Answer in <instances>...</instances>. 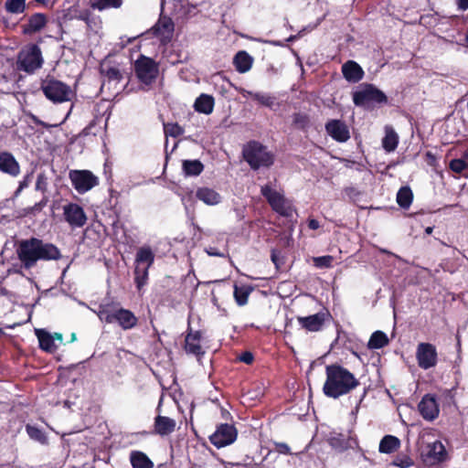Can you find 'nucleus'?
<instances>
[{
	"label": "nucleus",
	"mask_w": 468,
	"mask_h": 468,
	"mask_svg": "<svg viewBox=\"0 0 468 468\" xmlns=\"http://www.w3.org/2000/svg\"><path fill=\"white\" fill-rule=\"evenodd\" d=\"M307 224H308V228H309L310 229H314V230H315V229H319V228H320L319 221H318V220H316V219H314V218H310V219H308V223H307Z\"/></svg>",
	"instance_id": "nucleus-55"
},
{
	"label": "nucleus",
	"mask_w": 468,
	"mask_h": 468,
	"mask_svg": "<svg viewBox=\"0 0 468 468\" xmlns=\"http://www.w3.org/2000/svg\"><path fill=\"white\" fill-rule=\"evenodd\" d=\"M323 392L325 397L337 399L350 394L359 385V379L348 368L335 362L325 366Z\"/></svg>",
	"instance_id": "nucleus-2"
},
{
	"label": "nucleus",
	"mask_w": 468,
	"mask_h": 468,
	"mask_svg": "<svg viewBox=\"0 0 468 468\" xmlns=\"http://www.w3.org/2000/svg\"><path fill=\"white\" fill-rule=\"evenodd\" d=\"M98 316L101 321L115 324L123 331L134 329L139 323L138 317L133 311L122 307L117 302L100 304Z\"/></svg>",
	"instance_id": "nucleus-3"
},
{
	"label": "nucleus",
	"mask_w": 468,
	"mask_h": 468,
	"mask_svg": "<svg viewBox=\"0 0 468 468\" xmlns=\"http://www.w3.org/2000/svg\"><path fill=\"white\" fill-rule=\"evenodd\" d=\"M292 125L301 131H307L311 125L310 116L305 112H294L292 114Z\"/></svg>",
	"instance_id": "nucleus-42"
},
{
	"label": "nucleus",
	"mask_w": 468,
	"mask_h": 468,
	"mask_svg": "<svg viewBox=\"0 0 468 468\" xmlns=\"http://www.w3.org/2000/svg\"><path fill=\"white\" fill-rule=\"evenodd\" d=\"M418 410L425 420L432 421L437 419L440 409L435 395L425 394L418 404Z\"/></svg>",
	"instance_id": "nucleus-15"
},
{
	"label": "nucleus",
	"mask_w": 468,
	"mask_h": 468,
	"mask_svg": "<svg viewBox=\"0 0 468 468\" xmlns=\"http://www.w3.org/2000/svg\"><path fill=\"white\" fill-rule=\"evenodd\" d=\"M154 261V253L148 246L138 249L135 256V265L151 267Z\"/></svg>",
	"instance_id": "nucleus-31"
},
{
	"label": "nucleus",
	"mask_w": 468,
	"mask_h": 468,
	"mask_svg": "<svg viewBox=\"0 0 468 468\" xmlns=\"http://www.w3.org/2000/svg\"><path fill=\"white\" fill-rule=\"evenodd\" d=\"M214 105V98L211 95L203 93L197 98L194 108L197 112L209 114L213 112Z\"/></svg>",
	"instance_id": "nucleus-29"
},
{
	"label": "nucleus",
	"mask_w": 468,
	"mask_h": 468,
	"mask_svg": "<svg viewBox=\"0 0 468 468\" xmlns=\"http://www.w3.org/2000/svg\"><path fill=\"white\" fill-rule=\"evenodd\" d=\"M254 288L249 284L234 285L233 296L235 302L239 306L247 304L250 294L253 292Z\"/></svg>",
	"instance_id": "nucleus-32"
},
{
	"label": "nucleus",
	"mask_w": 468,
	"mask_h": 468,
	"mask_svg": "<svg viewBox=\"0 0 468 468\" xmlns=\"http://www.w3.org/2000/svg\"><path fill=\"white\" fill-rule=\"evenodd\" d=\"M48 22V17L44 13H34L27 18V22L22 26V33L31 36L44 29Z\"/></svg>",
	"instance_id": "nucleus-18"
},
{
	"label": "nucleus",
	"mask_w": 468,
	"mask_h": 468,
	"mask_svg": "<svg viewBox=\"0 0 468 468\" xmlns=\"http://www.w3.org/2000/svg\"><path fill=\"white\" fill-rule=\"evenodd\" d=\"M123 0H90V7L94 10L118 9L122 5Z\"/></svg>",
	"instance_id": "nucleus-38"
},
{
	"label": "nucleus",
	"mask_w": 468,
	"mask_h": 468,
	"mask_svg": "<svg viewBox=\"0 0 468 468\" xmlns=\"http://www.w3.org/2000/svg\"><path fill=\"white\" fill-rule=\"evenodd\" d=\"M238 360L246 365H251L254 361V355L250 351H244L238 356Z\"/></svg>",
	"instance_id": "nucleus-52"
},
{
	"label": "nucleus",
	"mask_w": 468,
	"mask_h": 468,
	"mask_svg": "<svg viewBox=\"0 0 468 468\" xmlns=\"http://www.w3.org/2000/svg\"><path fill=\"white\" fill-rule=\"evenodd\" d=\"M176 425L174 419L158 415L154 418V431L160 436L169 435L175 431Z\"/></svg>",
	"instance_id": "nucleus-23"
},
{
	"label": "nucleus",
	"mask_w": 468,
	"mask_h": 468,
	"mask_svg": "<svg viewBox=\"0 0 468 468\" xmlns=\"http://www.w3.org/2000/svg\"><path fill=\"white\" fill-rule=\"evenodd\" d=\"M353 101L356 106H365L369 102L382 104L388 102V97L373 84L366 83L353 93Z\"/></svg>",
	"instance_id": "nucleus-9"
},
{
	"label": "nucleus",
	"mask_w": 468,
	"mask_h": 468,
	"mask_svg": "<svg viewBox=\"0 0 468 468\" xmlns=\"http://www.w3.org/2000/svg\"><path fill=\"white\" fill-rule=\"evenodd\" d=\"M344 78L352 83L358 82L364 77V70L358 63L354 60H348L342 66Z\"/></svg>",
	"instance_id": "nucleus-22"
},
{
	"label": "nucleus",
	"mask_w": 468,
	"mask_h": 468,
	"mask_svg": "<svg viewBox=\"0 0 468 468\" xmlns=\"http://www.w3.org/2000/svg\"><path fill=\"white\" fill-rule=\"evenodd\" d=\"M174 29L175 24L173 20L165 16H161L156 24L152 28L154 36L162 37L167 39L172 37Z\"/></svg>",
	"instance_id": "nucleus-21"
},
{
	"label": "nucleus",
	"mask_w": 468,
	"mask_h": 468,
	"mask_svg": "<svg viewBox=\"0 0 468 468\" xmlns=\"http://www.w3.org/2000/svg\"><path fill=\"white\" fill-rule=\"evenodd\" d=\"M69 179L80 194L88 192L99 184L98 177L89 170H72L69 172Z\"/></svg>",
	"instance_id": "nucleus-11"
},
{
	"label": "nucleus",
	"mask_w": 468,
	"mask_h": 468,
	"mask_svg": "<svg viewBox=\"0 0 468 468\" xmlns=\"http://www.w3.org/2000/svg\"><path fill=\"white\" fill-rule=\"evenodd\" d=\"M252 57L244 50L239 51L233 58L235 69L239 73H245L249 71L252 67Z\"/></svg>",
	"instance_id": "nucleus-28"
},
{
	"label": "nucleus",
	"mask_w": 468,
	"mask_h": 468,
	"mask_svg": "<svg viewBox=\"0 0 468 468\" xmlns=\"http://www.w3.org/2000/svg\"><path fill=\"white\" fill-rule=\"evenodd\" d=\"M27 186V182L26 181H23V182H20V185H19V188L18 190L26 187Z\"/></svg>",
	"instance_id": "nucleus-61"
},
{
	"label": "nucleus",
	"mask_w": 468,
	"mask_h": 468,
	"mask_svg": "<svg viewBox=\"0 0 468 468\" xmlns=\"http://www.w3.org/2000/svg\"><path fill=\"white\" fill-rule=\"evenodd\" d=\"M203 332L201 330H193L188 327L185 336L184 350L188 355H193L197 360H200L206 351L202 346Z\"/></svg>",
	"instance_id": "nucleus-13"
},
{
	"label": "nucleus",
	"mask_w": 468,
	"mask_h": 468,
	"mask_svg": "<svg viewBox=\"0 0 468 468\" xmlns=\"http://www.w3.org/2000/svg\"><path fill=\"white\" fill-rule=\"evenodd\" d=\"M261 194L265 197L271 209L282 217L292 216V206L291 202L285 198L283 194L272 189L269 184L261 186Z\"/></svg>",
	"instance_id": "nucleus-6"
},
{
	"label": "nucleus",
	"mask_w": 468,
	"mask_h": 468,
	"mask_svg": "<svg viewBox=\"0 0 468 468\" xmlns=\"http://www.w3.org/2000/svg\"><path fill=\"white\" fill-rule=\"evenodd\" d=\"M76 338H77L76 334H75V333H72V334H71V339H70V342L75 341V340H76Z\"/></svg>",
	"instance_id": "nucleus-62"
},
{
	"label": "nucleus",
	"mask_w": 468,
	"mask_h": 468,
	"mask_svg": "<svg viewBox=\"0 0 468 468\" xmlns=\"http://www.w3.org/2000/svg\"><path fill=\"white\" fill-rule=\"evenodd\" d=\"M27 0H6L5 9L9 14H22L27 8Z\"/></svg>",
	"instance_id": "nucleus-43"
},
{
	"label": "nucleus",
	"mask_w": 468,
	"mask_h": 468,
	"mask_svg": "<svg viewBox=\"0 0 468 468\" xmlns=\"http://www.w3.org/2000/svg\"><path fill=\"white\" fill-rule=\"evenodd\" d=\"M243 159L250 167L256 171L260 168H269L275 161V154L268 150V147L261 143L251 140L242 148Z\"/></svg>",
	"instance_id": "nucleus-4"
},
{
	"label": "nucleus",
	"mask_w": 468,
	"mask_h": 468,
	"mask_svg": "<svg viewBox=\"0 0 468 468\" xmlns=\"http://www.w3.org/2000/svg\"><path fill=\"white\" fill-rule=\"evenodd\" d=\"M101 118L96 116L90 123L80 133L79 136H96L101 130L99 125Z\"/></svg>",
	"instance_id": "nucleus-45"
},
{
	"label": "nucleus",
	"mask_w": 468,
	"mask_h": 468,
	"mask_svg": "<svg viewBox=\"0 0 468 468\" xmlns=\"http://www.w3.org/2000/svg\"><path fill=\"white\" fill-rule=\"evenodd\" d=\"M331 318V314L326 311L304 317H298V322L303 328L309 332H319L323 329L325 322Z\"/></svg>",
	"instance_id": "nucleus-16"
},
{
	"label": "nucleus",
	"mask_w": 468,
	"mask_h": 468,
	"mask_svg": "<svg viewBox=\"0 0 468 468\" xmlns=\"http://www.w3.org/2000/svg\"><path fill=\"white\" fill-rule=\"evenodd\" d=\"M326 133L336 142L346 143L350 138L347 125L340 120H329L325 123Z\"/></svg>",
	"instance_id": "nucleus-17"
},
{
	"label": "nucleus",
	"mask_w": 468,
	"mask_h": 468,
	"mask_svg": "<svg viewBox=\"0 0 468 468\" xmlns=\"http://www.w3.org/2000/svg\"><path fill=\"white\" fill-rule=\"evenodd\" d=\"M328 444L335 451L343 452L348 450L350 445V438L340 432L332 431L327 438Z\"/></svg>",
	"instance_id": "nucleus-24"
},
{
	"label": "nucleus",
	"mask_w": 468,
	"mask_h": 468,
	"mask_svg": "<svg viewBox=\"0 0 468 468\" xmlns=\"http://www.w3.org/2000/svg\"><path fill=\"white\" fill-rule=\"evenodd\" d=\"M450 168L452 171L460 174L463 171H464L465 169H468V166L466 165L463 159L461 157V158L452 159L450 162Z\"/></svg>",
	"instance_id": "nucleus-47"
},
{
	"label": "nucleus",
	"mask_w": 468,
	"mask_h": 468,
	"mask_svg": "<svg viewBox=\"0 0 468 468\" xmlns=\"http://www.w3.org/2000/svg\"><path fill=\"white\" fill-rule=\"evenodd\" d=\"M197 199L203 201L208 206H215L221 200L220 195L212 188L209 187H199L196 192Z\"/></svg>",
	"instance_id": "nucleus-26"
},
{
	"label": "nucleus",
	"mask_w": 468,
	"mask_h": 468,
	"mask_svg": "<svg viewBox=\"0 0 468 468\" xmlns=\"http://www.w3.org/2000/svg\"><path fill=\"white\" fill-rule=\"evenodd\" d=\"M397 203L403 208L408 209L413 201V193L410 186H401L397 193Z\"/></svg>",
	"instance_id": "nucleus-36"
},
{
	"label": "nucleus",
	"mask_w": 468,
	"mask_h": 468,
	"mask_svg": "<svg viewBox=\"0 0 468 468\" xmlns=\"http://www.w3.org/2000/svg\"><path fill=\"white\" fill-rule=\"evenodd\" d=\"M344 193L353 202L356 201L361 195V192L355 186L345 187Z\"/></svg>",
	"instance_id": "nucleus-50"
},
{
	"label": "nucleus",
	"mask_w": 468,
	"mask_h": 468,
	"mask_svg": "<svg viewBox=\"0 0 468 468\" xmlns=\"http://www.w3.org/2000/svg\"><path fill=\"white\" fill-rule=\"evenodd\" d=\"M48 177L45 173H39L37 176L36 190L45 194L48 191Z\"/></svg>",
	"instance_id": "nucleus-46"
},
{
	"label": "nucleus",
	"mask_w": 468,
	"mask_h": 468,
	"mask_svg": "<svg viewBox=\"0 0 468 468\" xmlns=\"http://www.w3.org/2000/svg\"><path fill=\"white\" fill-rule=\"evenodd\" d=\"M457 8L461 11L468 9V0H454Z\"/></svg>",
	"instance_id": "nucleus-54"
},
{
	"label": "nucleus",
	"mask_w": 468,
	"mask_h": 468,
	"mask_svg": "<svg viewBox=\"0 0 468 468\" xmlns=\"http://www.w3.org/2000/svg\"><path fill=\"white\" fill-rule=\"evenodd\" d=\"M52 336H54V341L58 340L59 342H62L63 340V335L60 333H55Z\"/></svg>",
	"instance_id": "nucleus-57"
},
{
	"label": "nucleus",
	"mask_w": 468,
	"mask_h": 468,
	"mask_svg": "<svg viewBox=\"0 0 468 468\" xmlns=\"http://www.w3.org/2000/svg\"><path fill=\"white\" fill-rule=\"evenodd\" d=\"M247 94L251 100L267 108L273 109V106L275 105L276 98L270 94L254 91H247Z\"/></svg>",
	"instance_id": "nucleus-39"
},
{
	"label": "nucleus",
	"mask_w": 468,
	"mask_h": 468,
	"mask_svg": "<svg viewBox=\"0 0 468 468\" xmlns=\"http://www.w3.org/2000/svg\"><path fill=\"white\" fill-rule=\"evenodd\" d=\"M184 128L180 126L177 122H166L164 123V133L165 136H171L173 138H177L184 134Z\"/></svg>",
	"instance_id": "nucleus-44"
},
{
	"label": "nucleus",
	"mask_w": 468,
	"mask_h": 468,
	"mask_svg": "<svg viewBox=\"0 0 468 468\" xmlns=\"http://www.w3.org/2000/svg\"><path fill=\"white\" fill-rule=\"evenodd\" d=\"M16 254L25 270H31L38 261L60 260V250L53 243L36 237L21 239L16 247Z\"/></svg>",
	"instance_id": "nucleus-1"
},
{
	"label": "nucleus",
	"mask_w": 468,
	"mask_h": 468,
	"mask_svg": "<svg viewBox=\"0 0 468 468\" xmlns=\"http://www.w3.org/2000/svg\"><path fill=\"white\" fill-rule=\"evenodd\" d=\"M271 260L277 270H280L282 268V265L284 263V257L282 256L281 251L275 249L271 250Z\"/></svg>",
	"instance_id": "nucleus-49"
},
{
	"label": "nucleus",
	"mask_w": 468,
	"mask_h": 468,
	"mask_svg": "<svg viewBox=\"0 0 468 468\" xmlns=\"http://www.w3.org/2000/svg\"><path fill=\"white\" fill-rule=\"evenodd\" d=\"M134 72L141 83L150 86L158 77L159 66L153 58L140 55L134 62Z\"/></svg>",
	"instance_id": "nucleus-7"
},
{
	"label": "nucleus",
	"mask_w": 468,
	"mask_h": 468,
	"mask_svg": "<svg viewBox=\"0 0 468 468\" xmlns=\"http://www.w3.org/2000/svg\"><path fill=\"white\" fill-rule=\"evenodd\" d=\"M399 144V135L391 126H386L385 136L382 139V147L387 153L396 150Z\"/></svg>",
	"instance_id": "nucleus-30"
},
{
	"label": "nucleus",
	"mask_w": 468,
	"mask_h": 468,
	"mask_svg": "<svg viewBox=\"0 0 468 468\" xmlns=\"http://www.w3.org/2000/svg\"><path fill=\"white\" fill-rule=\"evenodd\" d=\"M424 462L430 464H434L444 461L446 456V450L441 441H435L429 444L427 452L423 453Z\"/></svg>",
	"instance_id": "nucleus-20"
},
{
	"label": "nucleus",
	"mask_w": 468,
	"mask_h": 468,
	"mask_svg": "<svg viewBox=\"0 0 468 468\" xmlns=\"http://www.w3.org/2000/svg\"><path fill=\"white\" fill-rule=\"evenodd\" d=\"M43 64L44 58L41 48L37 44L28 45L18 54V69L28 74H33L36 70L42 68Z\"/></svg>",
	"instance_id": "nucleus-5"
},
{
	"label": "nucleus",
	"mask_w": 468,
	"mask_h": 468,
	"mask_svg": "<svg viewBox=\"0 0 468 468\" xmlns=\"http://www.w3.org/2000/svg\"><path fill=\"white\" fill-rule=\"evenodd\" d=\"M48 202V197H44L38 203L36 204L37 209L40 210L44 207Z\"/></svg>",
	"instance_id": "nucleus-56"
},
{
	"label": "nucleus",
	"mask_w": 468,
	"mask_h": 468,
	"mask_svg": "<svg viewBox=\"0 0 468 468\" xmlns=\"http://www.w3.org/2000/svg\"><path fill=\"white\" fill-rule=\"evenodd\" d=\"M35 334L38 339L39 347L48 353H54L57 346L54 343V336L45 329H36Z\"/></svg>",
	"instance_id": "nucleus-25"
},
{
	"label": "nucleus",
	"mask_w": 468,
	"mask_h": 468,
	"mask_svg": "<svg viewBox=\"0 0 468 468\" xmlns=\"http://www.w3.org/2000/svg\"><path fill=\"white\" fill-rule=\"evenodd\" d=\"M238 437V430L233 424L220 423L208 437L209 441L218 449L232 444Z\"/></svg>",
	"instance_id": "nucleus-10"
},
{
	"label": "nucleus",
	"mask_w": 468,
	"mask_h": 468,
	"mask_svg": "<svg viewBox=\"0 0 468 468\" xmlns=\"http://www.w3.org/2000/svg\"><path fill=\"white\" fill-rule=\"evenodd\" d=\"M37 4H40V5H46L48 4V2L50 0H35Z\"/></svg>",
	"instance_id": "nucleus-58"
},
{
	"label": "nucleus",
	"mask_w": 468,
	"mask_h": 468,
	"mask_svg": "<svg viewBox=\"0 0 468 468\" xmlns=\"http://www.w3.org/2000/svg\"><path fill=\"white\" fill-rule=\"evenodd\" d=\"M100 72L107 78L109 81L120 82L123 79V76L118 68L111 66L106 62H102L101 64Z\"/></svg>",
	"instance_id": "nucleus-34"
},
{
	"label": "nucleus",
	"mask_w": 468,
	"mask_h": 468,
	"mask_svg": "<svg viewBox=\"0 0 468 468\" xmlns=\"http://www.w3.org/2000/svg\"><path fill=\"white\" fill-rule=\"evenodd\" d=\"M332 261H333V257L330 255L314 258V263H315V266H317V267L328 268L331 266Z\"/></svg>",
	"instance_id": "nucleus-51"
},
{
	"label": "nucleus",
	"mask_w": 468,
	"mask_h": 468,
	"mask_svg": "<svg viewBox=\"0 0 468 468\" xmlns=\"http://www.w3.org/2000/svg\"><path fill=\"white\" fill-rule=\"evenodd\" d=\"M393 464L395 466H398V467H400V468H408L410 466H411L413 464V462L412 460L407 456V455H403V456H399L398 455L394 461H393Z\"/></svg>",
	"instance_id": "nucleus-48"
},
{
	"label": "nucleus",
	"mask_w": 468,
	"mask_h": 468,
	"mask_svg": "<svg viewBox=\"0 0 468 468\" xmlns=\"http://www.w3.org/2000/svg\"><path fill=\"white\" fill-rule=\"evenodd\" d=\"M400 446V441L399 438L393 435H385L378 446V451L381 453H392L396 452Z\"/></svg>",
	"instance_id": "nucleus-33"
},
{
	"label": "nucleus",
	"mask_w": 468,
	"mask_h": 468,
	"mask_svg": "<svg viewBox=\"0 0 468 468\" xmlns=\"http://www.w3.org/2000/svg\"><path fill=\"white\" fill-rule=\"evenodd\" d=\"M416 359L418 366L424 370L436 367L438 363L436 346L431 343H420L416 349Z\"/></svg>",
	"instance_id": "nucleus-12"
},
{
	"label": "nucleus",
	"mask_w": 468,
	"mask_h": 468,
	"mask_svg": "<svg viewBox=\"0 0 468 468\" xmlns=\"http://www.w3.org/2000/svg\"><path fill=\"white\" fill-rule=\"evenodd\" d=\"M149 267L135 265L134 268V283L138 291H141L143 287L148 282Z\"/></svg>",
	"instance_id": "nucleus-41"
},
{
	"label": "nucleus",
	"mask_w": 468,
	"mask_h": 468,
	"mask_svg": "<svg viewBox=\"0 0 468 468\" xmlns=\"http://www.w3.org/2000/svg\"><path fill=\"white\" fill-rule=\"evenodd\" d=\"M182 169L186 176H197L204 170V165L197 159L184 160Z\"/></svg>",
	"instance_id": "nucleus-35"
},
{
	"label": "nucleus",
	"mask_w": 468,
	"mask_h": 468,
	"mask_svg": "<svg viewBox=\"0 0 468 468\" xmlns=\"http://www.w3.org/2000/svg\"><path fill=\"white\" fill-rule=\"evenodd\" d=\"M65 221L72 228H82L86 225L88 218L82 207L77 203H68L63 207Z\"/></svg>",
	"instance_id": "nucleus-14"
},
{
	"label": "nucleus",
	"mask_w": 468,
	"mask_h": 468,
	"mask_svg": "<svg viewBox=\"0 0 468 468\" xmlns=\"http://www.w3.org/2000/svg\"><path fill=\"white\" fill-rule=\"evenodd\" d=\"M447 397H448L449 400H451V401L454 400V396L452 394L451 390L447 391Z\"/></svg>",
	"instance_id": "nucleus-60"
},
{
	"label": "nucleus",
	"mask_w": 468,
	"mask_h": 468,
	"mask_svg": "<svg viewBox=\"0 0 468 468\" xmlns=\"http://www.w3.org/2000/svg\"><path fill=\"white\" fill-rule=\"evenodd\" d=\"M0 171L11 176L19 175L20 165L11 153H0Z\"/></svg>",
	"instance_id": "nucleus-19"
},
{
	"label": "nucleus",
	"mask_w": 468,
	"mask_h": 468,
	"mask_svg": "<svg viewBox=\"0 0 468 468\" xmlns=\"http://www.w3.org/2000/svg\"><path fill=\"white\" fill-rule=\"evenodd\" d=\"M26 431L31 440L37 441L43 445L48 443V439L42 429H39L38 427L31 424H27Z\"/></svg>",
	"instance_id": "nucleus-40"
},
{
	"label": "nucleus",
	"mask_w": 468,
	"mask_h": 468,
	"mask_svg": "<svg viewBox=\"0 0 468 468\" xmlns=\"http://www.w3.org/2000/svg\"><path fill=\"white\" fill-rule=\"evenodd\" d=\"M276 449H277V451L280 453H282V454H289V453H291L290 452V447L288 446V444H286L284 442L277 443L276 444Z\"/></svg>",
	"instance_id": "nucleus-53"
},
{
	"label": "nucleus",
	"mask_w": 468,
	"mask_h": 468,
	"mask_svg": "<svg viewBox=\"0 0 468 468\" xmlns=\"http://www.w3.org/2000/svg\"><path fill=\"white\" fill-rule=\"evenodd\" d=\"M432 231H433V227H427V228L425 229V233H426L427 235H431V234L432 233Z\"/></svg>",
	"instance_id": "nucleus-59"
},
{
	"label": "nucleus",
	"mask_w": 468,
	"mask_h": 468,
	"mask_svg": "<svg viewBox=\"0 0 468 468\" xmlns=\"http://www.w3.org/2000/svg\"><path fill=\"white\" fill-rule=\"evenodd\" d=\"M129 460L133 468H154L153 461L141 451H132Z\"/></svg>",
	"instance_id": "nucleus-27"
},
{
	"label": "nucleus",
	"mask_w": 468,
	"mask_h": 468,
	"mask_svg": "<svg viewBox=\"0 0 468 468\" xmlns=\"http://www.w3.org/2000/svg\"><path fill=\"white\" fill-rule=\"evenodd\" d=\"M40 89L46 98L53 102L69 101V86L54 78L48 76L45 80H42Z\"/></svg>",
	"instance_id": "nucleus-8"
},
{
	"label": "nucleus",
	"mask_w": 468,
	"mask_h": 468,
	"mask_svg": "<svg viewBox=\"0 0 468 468\" xmlns=\"http://www.w3.org/2000/svg\"><path fill=\"white\" fill-rule=\"evenodd\" d=\"M389 343L388 335L383 331H375L367 343L369 349H380L388 346Z\"/></svg>",
	"instance_id": "nucleus-37"
}]
</instances>
